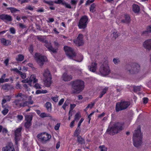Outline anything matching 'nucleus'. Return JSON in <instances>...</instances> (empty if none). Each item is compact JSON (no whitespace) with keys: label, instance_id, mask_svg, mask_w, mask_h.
Wrapping results in <instances>:
<instances>
[{"label":"nucleus","instance_id":"63","mask_svg":"<svg viewBox=\"0 0 151 151\" xmlns=\"http://www.w3.org/2000/svg\"><path fill=\"white\" fill-rule=\"evenodd\" d=\"M26 9H29L31 11H32L33 10V8L31 6H28L26 7Z\"/></svg>","mask_w":151,"mask_h":151},{"label":"nucleus","instance_id":"35","mask_svg":"<svg viewBox=\"0 0 151 151\" xmlns=\"http://www.w3.org/2000/svg\"><path fill=\"white\" fill-rule=\"evenodd\" d=\"M125 19L122 21V22L126 23H129L130 21L129 16L128 15H126L125 16Z\"/></svg>","mask_w":151,"mask_h":151},{"label":"nucleus","instance_id":"17","mask_svg":"<svg viewBox=\"0 0 151 151\" xmlns=\"http://www.w3.org/2000/svg\"><path fill=\"white\" fill-rule=\"evenodd\" d=\"M0 19L4 22L12 21V17L7 14H2L0 15Z\"/></svg>","mask_w":151,"mask_h":151},{"label":"nucleus","instance_id":"36","mask_svg":"<svg viewBox=\"0 0 151 151\" xmlns=\"http://www.w3.org/2000/svg\"><path fill=\"white\" fill-rule=\"evenodd\" d=\"M32 116L31 115H26L25 116V120L26 121L31 122L32 119Z\"/></svg>","mask_w":151,"mask_h":151},{"label":"nucleus","instance_id":"15","mask_svg":"<svg viewBox=\"0 0 151 151\" xmlns=\"http://www.w3.org/2000/svg\"><path fill=\"white\" fill-rule=\"evenodd\" d=\"M45 46L50 51L53 53H56L57 52V49L53 47L50 42H48L47 40V42H45Z\"/></svg>","mask_w":151,"mask_h":151},{"label":"nucleus","instance_id":"12","mask_svg":"<svg viewBox=\"0 0 151 151\" xmlns=\"http://www.w3.org/2000/svg\"><path fill=\"white\" fill-rule=\"evenodd\" d=\"M37 137L43 142H45L51 138V136L46 133H43L38 134Z\"/></svg>","mask_w":151,"mask_h":151},{"label":"nucleus","instance_id":"44","mask_svg":"<svg viewBox=\"0 0 151 151\" xmlns=\"http://www.w3.org/2000/svg\"><path fill=\"white\" fill-rule=\"evenodd\" d=\"M43 2L49 5H53L54 2L52 1H47L45 0H43Z\"/></svg>","mask_w":151,"mask_h":151},{"label":"nucleus","instance_id":"24","mask_svg":"<svg viewBox=\"0 0 151 151\" xmlns=\"http://www.w3.org/2000/svg\"><path fill=\"white\" fill-rule=\"evenodd\" d=\"M12 98V97L11 96L6 95L4 96L1 101V103L5 104L6 102L9 101Z\"/></svg>","mask_w":151,"mask_h":151},{"label":"nucleus","instance_id":"28","mask_svg":"<svg viewBox=\"0 0 151 151\" xmlns=\"http://www.w3.org/2000/svg\"><path fill=\"white\" fill-rule=\"evenodd\" d=\"M95 103L94 102H91L90 104H88L86 109H84V111H86L88 108L90 109H92L94 106Z\"/></svg>","mask_w":151,"mask_h":151},{"label":"nucleus","instance_id":"32","mask_svg":"<svg viewBox=\"0 0 151 151\" xmlns=\"http://www.w3.org/2000/svg\"><path fill=\"white\" fill-rule=\"evenodd\" d=\"M24 58L23 55L21 54H19L18 55L17 58H16V59L17 61H22L23 60Z\"/></svg>","mask_w":151,"mask_h":151},{"label":"nucleus","instance_id":"20","mask_svg":"<svg viewBox=\"0 0 151 151\" xmlns=\"http://www.w3.org/2000/svg\"><path fill=\"white\" fill-rule=\"evenodd\" d=\"M143 45L146 49L151 50V39L146 40L143 43Z\"/></svg>","mask_w":151,"mask_h":151},{"label":"nucleus","instance_id":"49","mask_svg":"<svg viewBox=\"0 0 151 151\" xmlns=\"http://www.w3.org/2000/svg\"><path fill=\"white\" fill-rule=\"evenodd\" d=\"M9 31L10 33L13 34H14L16 33L15 29L13 27H11L9 29Z\"/></svg>","mask_w":151,"mask_h":151},{"label":"nucleus","instance_id":"45","mask_svg":"<svg viewBox=\"0 0 151 151\" xmlns=\"http://www.w3.org/2000/svg\"><path fill=\"white\" fill-rule=\"evenodd\" d=\"M76 106V105L75 104H70V110L69 111V114L70 115L71 111L73 110V109Z\"/></svg>","mask_w":151,"mask_h":151},{"label":"nucleus","instance_id":"2","mask_svg":"<svg viewBox=\"0 0 151 151\" xmlns=\"http://www.w3.org/2000/svg\"><path fill=\"white\" fill-rule=\"evenodd\" d=\"M142 135L141 132L140 127L135 130L133 134V140L134 146L138 147L142 143Z\"/></svg>","mask_w":151,"mask_h":151},{"label":"nucleus","instance_id":"62","mask_svg":"<svg viewBox=\"0 0 151 151\" xmlns=\"http://www.w3.org/2000/svg\"><path fill=\"white\" fill-rule=\"evenodd\" d=\"M16 88L17 89H21V86L19 83H17L16 86Z\"/></svg>","mask_w":151,"mask_h":151},{"label":"nucleus","instance_id":"64","mask_svg":"<svg viewBox=\"0 0 151 151\" xmlns=\"http://www.w3.org/2000/svg\"><path fill=\"white\" fill-rule=\"evenodd\" d=\"M9 61V59L7 58H6L4 61V63L5 64L6 66L8 65Z\"/></svg>","mask_w":151,"mask_h":151},{"label":"nucleus","instance_id":"22","mask_svg":"<svg viewBox=\"0 0 151 151\" xmlns=\"http://www.w3.org/2000/svg\"><path fill=\"white\" fill-rule=\"evenodd\" d=\"M62 78L63 81H68L71 80L72 77L71 75H68L67 73H65L63 74Z\"/></svg>","mask_w":151,"mask_h":151},{"label":"nucleus","instance_id":"39","mask_svg":"<svg viewBox=\"0 0 151 151\" xmlns=\"http://www.w3.org/2000/svg\"><path fill=\"white\" fill-rule=\"evenodd\" d=\"M81 132L80 128V127L78 126L75 132L74 135L75 136H78L79 134Z\"/></svg>","mask_w":151,"mask_h":151},{"label":"nucleus","instance_id":"59","mask_svg":"<svg viewBox=\"0 0 151 151\" xmlns=\"http://www.w3.org/2000/svg\"><path fill=\"white\" fill-rule=\"evenodd\" d=\"M94 112H92L88 116V118L89 119L88 121V123L89 124L90 123V121L91 119V116L94 114Z\"/></svg>","mask_w":151,"mask_h":151},{"label":"nucleus","instance_id":"1","mask_svg":"<svg viewBox=\"0 0 151 151\" xmlns=\"http://www.w3.org/2000/svg\"><path fill=\"white\" fill-rule=\"evenodd\" d=\"M16 97H20V99H15L12 102L13 105V107L15 108L17 107H25L27 106H28L29 105H31L33 104V101H30L29 103L25 101L20 103L21 101H24L27 98V96L22 93H19L15 96Z\"/></svg>","mask_w":151,"mask_h":151},{"label":"nucleus","instance_id":"25","mask_svg":"<svg viewBox=\"0 0 151 151\" xmlns=\"http://www.w3.org/2000/svg\"><path fill=\"white\" fill-rule=\"evenodd\" d=\"M29 78L30 83L33 81V83H36L38 81V79L36 78V77L35 75L33 74L31 75Z\"/></svg>","mask_w":151,"mask_h":151},{"label":"nucleus","instance_id":"41","mask_svg":"<svg viewBox=\"0 0 151 151\" xmlns=\"http://www.w3.org/2000/svg\"><path fill=\"white\" fill-rule=\"evenodd\" d=\"M69 104V100H67L64 103L63 105L62 106V108L65 110H66V107L68 106Z\"/></svg>","mask_w":151,"mask_h":151},{"label":"nucleus","instance_id":"14","mask_svg":"<svg viewBox=\"0 0 151 151\" xmlns=\"http://www.w3.org/2000/svg\"><path fill=\"white\" fill-rule=\"evenodd\" d=\"M2 151H15V150L13 144L10 142L2 148Z\"/></svg>","mask_w":151,"mask_h":151},{"label":"nucleus","instance_id":"26","mask_svg":"<svg viewBox=\"0 0 151 151\" xmlns=\"http://www.w3.org/2000/svg\"><path fill=\"white\" fill-rule=\"evenodd\" d=\"M133 10L135 13L139 12L140 10L139 6L137 5L134 4L132 6Z\"/></svg>","mask_w":151,"mask_h":151},{"label":"nucleus","instance_id":"23","mask_svg":"<svg viewBox=\"0 0 151 151\" xmlns=\"http://www.w3.org/2000/svg\"><path fill=\"white\" fill-rule=\"evenodd\" d=\"M132 66L134 72V74L136 73L139 72L140 70V66L139 64L135 63Z\"/></svg>","mask_w":151,"mask_h":151},{"label":"nucleus","instance_id":"60","mask_svg":"<svg viewBox=\"0 0 151 151\" xmlns=\"http://www.w3.org/2000/svg\"><path fill=\"white\" fill-rule=\"evenodd\" d=\"M64 100V99H62L60 100L58 102V105L59 106L61 105L63 103Z\"/></svg>","mask_w":151,"mask_h":151},{"label":"nucleus","instance_id":"42","mask_svg":"<svg viewBox=\"0 0 151 151\" xmlns=\"http://www.w3.org/2000/svg\"><path fill=\"white\" fill-rule=\"evenodd\" d=\"M113 62L115 65H117L119 63L120 60L118 58H114L113 60Z\"/></svg>","mask_w":151,"mask_h":151},{"label":"nucleus","instance_id":"40","mask_svg":"<svg viewBox=\"0 0 151 151\" xmlns=\"http://www.w3.org/2000/svg\"><path fill=\"white\" fill-rule=\"evenodd\" d=\"M100 151H107V148L104 145H100L99 147Z\"/></svg>","mask_w":151,"mask_h":151},{"label":"nucleus","instance_id":"18","mask_svg":"<svg viewBox=\"0 0 151 151\" xmlns=\"http://www.w3.org/2000/svg\"><path fill=\"white\" fill-rule=\"evenodd\" d=\"M125 70L126 72L130 74H134V70H133V66L130 65H127L125 67Z\"/></svg>","mask_w":151,"mask_h":151},{"label":"nucleus","instance_id":"6","mask_svg":"<svg viewBox=\"0 0 151 151\" xmlns=\"http://www.w3.org/2000/svg\"><path fill=\"white\" fill-rule=\"evenodd\" d=\"M34 58L37 63L40 66L43 65L45 62L47 61V58L46 56H42L39 53H35Z\"/></svg>","mask_w":151,"mask_h":151},{"label":"nucleus","instance_id":"43","mask_svg":"<svg viewBox=\"0 0 151 151\" xmlns=\"http://www.w3.org/2000/svg\"><path fill=\"white\" fill-rule=\"evenodd\" d=\"M31 125V123L30 122L26 121L24 124V126L27 128H29Z\"/></svg>","mask_w":151,"mask_h":151},{"label":"nucleus","instance_id":"58","mask_svg":"<svg viewBox=\"0 0 151 151\" xmlns=\"http://www.w3.org/2000/svg\"><path fill=\"white\" fill-rule=\"evenodd\" d=\"M60 123H58L55 125L54 128L56 130H57L59 129L60 126Z\"/></svg>","mask_w":151,"mask_h":151},{"label":"nucleus","instance_id":"30","mask_svg":"<svg viewBox=\"0 0 151 151\" xmlns=\"http://www.w3.org/2000/svg\"><path fill=\"white\" fill-rule=\"evenodd\" d=\"M40 116L42 118H44L45 117L51 118L52 117L51 115L49 114H47L45 112L41 113Z\"/></svg>","mask_w":151,"mask_h":151},{"label":"nucleus","instance_id":"56","mask_svg":"<svg viewBox=\"0 0 151 151\" xmlns=\"http://www.w3.org/2000/svg\"><path fill=\"white\" fill-rule=\"evenodd\" d=\"M95 5L94 4H92L90 6V11L91 12H93V9L95 8Z\"/></svg>","mask_w":151,"mask_h":151},{"label":"nucleus","instance_id":"27","mask_svg":"<svg viewBox=\"0 0 151 151\" xmlns=\"http://www.w3.org/2000/svg\"><path fill=\"white\" fill-rule=\"evenodd\" d=\"M51 104L50 102H47L45 104V107L48 111L51 112L52 110Z\"/></svg>","mask_w":151,"mask_h":151},{"label":"nucleus","instance_id":"3","mask_svg":"<svg viewBox=\"0 0 151 151\" xmlns=\"http://www.w3.org/2000/svg\"><path fill=\"white\" fill-rule=\"evenodd\" d=\"M72 89L73 90V93H79L84 89V83L82 81L77 80L72 82Z\"/></svg>","mask_w":151,"mask_h":151},{"label":"nucleus","instance_id":"9","mask_svg":"<svg viewBox=\"0 0 151 151\" xmlns=\"http://www.w3.org/2000/svg\"><path fill=\"white\" fill-rule=\"evenodd\" d=\"M64 50L67 55L70 59H74L76 56V54L73 49L70 47L65 46Z\"/></svg>","mask_w":151,"mask_h":151},{"label":"nucleus","instance_id":"5","mask_svg":"<svg viewBox=\"0 0 151 151\" xmlns=\"http://www.w3.org/2000/svg\"><path fill=\"white\" fill-rule=\"evenodd\" d=\"M42 75L45 85L47 87H50L52 83V78L50 72L48 69H46L43 72Z\"/></svg>","mask_w":151,"mask_h":151},{"label":"nucleus","instance_id":"37","mask_svg":"<svg viewBox=\"0 0 151 151\" xmlns=\"http://www.w3.org/2000/svg\"><path fill=\"white\" fill-rule=\"evenodd\" d=\"M7 9H9L12 13H15L17 12H19V10L13 7H8L7 8Z\"/></svg>","mask_w":151,"mask_h":151},{"label":"nucleus","instance_id":"29","mask_svg":"<svg viewBox=\"0 0 151 151\" xmlns=\"http://www.w3.org/2000/svg\"><path fill=\"white\" fill-rule=\"evenodd\" d=\"M8 130L6 128H3V127L0 125V132H2L3 134H6L8 132Z\"/></svg>","mask_w":151,"mask_h":151},{"label":"nucleus","instance_id":"53","mask_svg":"<svg viewBox=\"0 0 151 151\" xmlns=\"http://www.w3.org/2000/svg\"><path fill=\"white\" fill-rule=\"evenodd\" d=\"M41 85L38 83H36L34 85V87L36 89H40L41 88Z\"/></svg>","mask_w":151,"mask_h":151},{"label":"nucleus","instance_id":"52","mask_svg":"<svg viewBox=\"0 0 151 151\" xmlns=\"http://www.w3.org/2000/svg\"><path fill=\"white\" fill-rule=\"evenodd\" d=\"M6 74H4L1 76V78H0L1 83H3L4 82V78L6 77Z\"/></svg>","mask_w":151,"mask_h":151},{"label":"nucleus","instance_id":"34","mask_svg":"<svg viewBox=\"0 0 151 151\" xmlns=\"http://www.w3.org/2000/svg\"><path fill=\"white\" fill-rule=\"evenodd\" d=\"M38 39L40 41L44 43L47 42V40H45V37L43 36H39L37 37Z\"/></svg>","mask_w":151,"mask_h":151},{"label":"nucleus","instance_id":"31","mask_svg":"<svg viewBox=\"0 0 151 151\" xmlns=\"http://www.w3.org/2000/svg\"><path fill=\"white\" fill-rule=\"evenodd\" d=\"M120 35L119 33L117 32H114L111 34V36L113 39H116Z\"/></svg>","mask_w":151,"mask_h":151},{"label":"nucleus","instance_id":"61","mask_svg":"<svg viewBox=\"0 0 151 151\" xmlns=\"http://www.w3.org/2000/svg\"><path fill=\"white\" fill-rule=\"evenodd\" d=\"M77 2V1L76 0H71V3L73 5H76Z\"/></svg>","mask_w":151,"mask_h":151},{"label":"nucleus","instance_id":"10","mask_svg":"<svg viewBox=\"0 0 151 151\" xmlns=\"http://www.w3.org/2000/svg\"><path fill=\"white\" fill-rule=\"evenodd\" d=\"M88 19L86 16H83L80 19L78 26L80 29H85L87 27Z\"/></svg>","mask_w":151,"mask_h":151},{"label":"nucleus","instance_id":"48","mask_svg":"<svg viewBox=\"0 0 151 151\" xmlns=\"http://www.w3.org/2000/svg\"><path fill=\"white\" fill-rule=\"evenodd\" d=\"M19 74L23 79H25L26 78V75L25 73H23L20 71Z\"/></svg>","mask_w":151,"mask_h":151},{"label":"nucleus","instance_id":"47","mask_svg":"<svg viewBox=\"0 0 151 151\" xmlns=\"http://www.w3.org/2000/svg\"><path fill=\"white\" fill-rule=\"evenodd\" d=\"M81 117L80 114L79 113H77L75 115L74 120L76 121L78 120Z\"/></svg>","mask_w":151,"mask_h":151},{"label":"nucleus","instance_id":"11","mask_svg":"<svg viewBox=\"0 0 151 151\" xmlns=\"http://www.w3.org/2000/svg\"><path fill=\"white\" fill-rule=\"evenodd\" d=\"M22 127H19L14 132L15 138V144L17 145L18 144V142L21 139V130Z\"/></svg>","mask_w":151,"mask_h":151},{"label":"nucleus","instance_id":"7","mask_svg":"<svg viewBox=\"0 0 151 151\" xmlns=\"http://www.w3.org/2000/svg\"><path fill=\"white\" fill-rule=\"evenodd\" d=\"M130 103L128 101H121L116 104V110L118 112L127 109L130 105Z\"/></svg>","mask_w":151,"mask_h":151},{"label":"nucleus","instance_id":"33","mask_svg":"<svg viewBox=\"0 0 151 151\" xmlns=\"http://www.w3.org/2000/svg\"><path fill=\"white\" fill-rule=\"evenodd\" d=\"M108 89V87H105L103 89L102 92H101L100 95L99 96L100 98H101L105 94Z\"/></svg>","mask_w":151,"mask_h":151},{"label":"nucleus","instance_id":"54","mask_svg":"<svg viewBox=\"0 0 151 151\" xmlns=\"http://www.w3.org/2000/svg\"><path fill=\"white\" fill-rule=\"evenodd\" d=\"M58 97L57 96H55L54 97H52L51 99L55 102H57L58 101Z\"/></svg>","mask_w":151,"mask_h":151},{"label":"nucleus","instance_id":"57","mask_svg":"<svg viewBox=\"0 0 151 151\" xmlns=\"http://www.w3.org/2000/svg\"><path fill=\"white\" fill-rule=\"evenodd\" d=\"M22 82L23 83H28L30 82L29 78H28L26 79L23 80H22Z\"/></svg>","mask_w":151,"mask_h":151},{"label":"nucleus","instance_id":"19","mask_svg":"<svg viewBox=\"0 0 151 151\" xmlns=\"http://www.w3.org/2000/svg\"><path fill=\"white\" fill-rule=\"evenodd\" d=\"M97 64L96 62H92L91 65L88 66V68L90 71L93 72H95L97 68Z\"/></svg>","mask_w":151,"mask_h":151},{"label":"nucleus","instance_id":"51","mask_svg":"<svg viewBox=\"0 0 151 151\" xmlns=\"http://www.w3.org/2000/svg\"><path fill=\"white\" fill-rule=\"evenodd\" d=\"M10 70L11 71H14L15 72L19 74L20 72V71L19 70L18 68H12L10 69Z\"/></svg>","mask_w":151,"mask_h":151},{"label":"nucleus","instance_id":"38","mask_svg":"<svg viewBox=\"0 0 151 151\" xmlns=\"http://www.w3.org/2000/svg\"><path fill=\"white\" fill-rule=\"evenodd\" d=\"M77 141L81 144H82L84 143V140L80 136L77 137Z\"/></svg>","mask_w":151,"mask_h":151},{"label":"nucleus","instance_id":"8","mask_svg":"<svg viewBox=\"0 0 151 151\" xmlns=\"http://www.w3.org/2000/svg\"><path fill=\"white\" fill-rule=\"evenodd\" d=\"M99 71L103 75H107L109 73L110 70L108 62L106 61L102 64L100 68Z\"/></svg>","mask_w":151,"mask_h":151},{"label":"nucleus","instance_id":"46","mask_svg":"<svg viewBox=\"0 0 151 151\" xmlns=\"http://www.w3.org/2000/svg\"><path fill=\"white\" fill-rule=\"evenodd\" d=\"M62 4L65 6L66 8L69 9H71V7L70 5L69 4L65 2H62Z\"/></svg>","mask_w":151,"mask_h":151},{"label":"nucleus","instance_id":"16","mask_svg":"<svg viewBox=\"0 0 151 151\" xmlns=\"http://www.w3.org/2000/svg\"><path fill=\"white\" fill-rule=\"evenodd\" d=\"M2 107L3 109L2 111V114L4 115H6L8 112L10 107L7 104L1 103Z\"/></svg>","mask_w":151,"mask_h":151},{"label":"nucleus","instance_id":"55","mask_svg":"<svg viewBox=\"0 0 151 151\" xmlns=\"http://www.w3.org/2000/svg\"><path fill=\"white\" fill-rule=\"evenodd\" d=\"M17 118L19 122L21 121L23 119V116L22 115H18L17 116Z\"/></svg>","mask_w":151,"mask_h":151},{"label":"nucleus","instance_id":"13","mask_svg":"<svg viewBox=\"0 0 151 151\" xmlns=\"http://www.w3.org/2000/svg\"><path fill=\"white\" fill-rule=\"evenodd\" d=\"M83 35L82 34H79L76 39L74 40V42L78 46L82 45L83 43Z\"/></svg>","mask_w":151,"mask_h":151},{"label":"nucleus","instance_id":"21","mask_svg":"<svg viewBox=\"0 0 151 151\" xmlns=\"http://www.w3.org/2000/svg\"><path fill=\"white\" fill-rule=\"evenodd\" d=\"M0 40L1 44L7 46L11 44V42L10 40H6L4 38H1Z\"/></svg>","mask_w":151,"mask_h":151},{"label":"nucleus","instance_id":"4","mask_svg":"<svg viewBox=\"0 0 151 151\" xmlns=\"http://www.w3.org/2000/svg\"><path fill=\"white\" fill-rule=\"evenodd\" d=\"M111 125V124L109 126L107 131L111 135L117 134L123 129L122 124L119 122L115 123L112 126Z\"/></svg>","mask_w":151,"mask_h":151},{"label":"nucleus","instance_id":"50","mask_svg":"<svg viewBox=\"0 0 151 151\" xmlns=\"http://www.w3.org/2000/svg\"><path fill=\"white\" fill-rule=\"evenodd\" d=\"M134 90L135 92L139 91L140 90V87L139 86H136L134 87Z\"/></svg>","mask_w":151,"mask_h":151}]
</instances>
